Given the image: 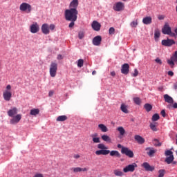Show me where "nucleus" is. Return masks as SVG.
<instances>
[{"mask_svg": "<svg viewBox=\"0 0 177 177\" xmlns=\"http://www.w3.org/2000/svg\"><path fill=\"white\" fill-rule=\"evenodd\" d=\"M138 168V165L136 162L127 165L123 168V172L128 174V172H134L135 169Z\"/></svg>", "mask_w": 177, "mask_h": 177, "instance_id": "7", "label": "nucleus"}, {"mask_svg": "<svg viewBox=\"0 0 177 177\" xmlns=\"http://www.w3.org/2000/svg\"><path fill=\"white\" fill-rule=\"evenodd\" d=\"M72 171H73L74 174H78V172H88L89 171V168L88 167H73Z\"/></svg>", "mask_w": 177, "mask_h": 177, "instance_id": "14", "label": "nucleus"}, {"mask_svg": "<svg viewBox=\"0 0 177 177\" xmlns=\"http://www.w3.org/2000/svg\"><path fill=\"white\" fill-rule=\"evenodd\" d=\"M124 2H125L127 0H122Z\"/></svg>", "mask_w": 177, "mask_h": 177, "instance_id": "62", "label": "nucleus"}, {"mask_svg": "<svg viewBox=\"0 0 177 177\" xmlns=\"http://www.w3.org/2000/svg\"><path fill=\"white\" fill-rule=\"evenodd\" d=\"M133 102L136 103V104H140L141 103L140 98L138 97L133 98Z\"/></svg>", "mask_w": 177, "mask_h": 177, "instance_id": "43", "label": "nucleus"}, {"mask_svg": "<svg viewBox=\"0 0 177 177\" xmlns=\"http://www.w3.org/2000/svg\"><path fill=\"white\" fill-rule=\"evenodd\" d=\"M172 107H173L174 109H177V103L175 102V103L173 104V106H172V105H168V106H167V109H172Z\"/></svg>", "mask_w": 177, "mask_h": 177, "instance_id": "45", "label": "nucleus"}, {"mask_svg": "<svg viewBox=\"0 0 177 177\" xmlns=\"http://www.w3.org/2000/svg\"><path fill=\"white\" fill-rule=\"evenodd\" d=\"M121 73L122 74H124L125 75H128L129 73V64H124L122 66Z\"/></svg>", "mask_w": 177, "mask_h": 177, "instance_id": "18", "label": "nucleus"}, {"mask_svg": "<svg viewBox=\"0 0 177 177\" xmlns=\"http://www.w3.org/2000/svg\"><path fill=\"white\" fill-rule=\"evenodd\" d=\"M153 145L156 147H160V146H161V142H160V141H158V140L155 139V140H153Z\"/></svg>", "mask_w": 177, "mask_h": 177, "instance_id": "41", "label": "nucleus"}, {"mask_svg": "<svg viewBox=\"0 0 177 177\" xmlns=\"http://www.w3.org/2000/svg\"><path fill=\"white\" fill-rule=\"evenodd\" d=\"M131 27H132V28H136V27H138V19L133 21L131 24H130Z\"/></svg>", "mask_w": 177, "mask_h": 177, "instance_id": "37", "label": "nucleus"}, {"mask_svg": "<svg viewBox=\"0 0 177 177\" xmlns=\"http://www.w3.org/2000/svg\"><path fill=\"white\" fill-rule=\"evenodd\" d=\"M113 174L115 176H124V172L120 170V169H115Z\"/></svg>", "mask_w": 177, "mask_h": 177, "instance_id": "31", "label": "nucleus"}, {"mask_svg": "<svg viewBox=\"0 0 177 177\" xmlns=\"http://www.w3.org/2000/svg\"><path fill=\"white\" fill-rule=\"evenodd\" d=\"M162 45L163 46H172V45H175V41L170 39H163L162 40Z\"/></svg>", "mask_w": 177, "mask_h": 177, "instance_id": "15", "label": "nucleus"}, {"mask_svg": "<svg viewBox=\"0 0 177 177\" xmlns=\"http://www.w3.org/2000/svg\"><path fill=\"white\" fill-rule=\"evenodd\" d=\"M139 75V71H138V69H134V73L132 74V77H138Z\"/></svg>", "mask_w": 177, "mask_h": 177, "instance_id": "47", "label": "nucleus"}, {"mask_svg": "<svg viewBox=\"0 0 177 177\" xmlns=\"http://www.w3.org/2000/svg\"><path fill=\"white\" fill-rule=\"evenodd\" d=\"M165 156H169V157H170L171 156H174V154H173V153H172V151H171V150H167V151H166L165 153Z\"/></svg>", "mask_w": 177, "mask_h": 177, "instance_id": "44", "label": "nucleus"}, {"mask_svg": "<svg viewBox=\"0 0 177 177\" xmlns=\"http://www.w3.org/2000/svg\"><path fill=\"white\" fill-rule=\"evenodd\" d=\"M85 37V33L83 31L79 32L78 38L79 39H82Z\"/></svg>", "mask_w": 177, "mask_h": 177, "instance_id": "42", "label": "nucleus"}, {"mask_svg": "<svg viewBox=\"0 0 177 177\" xmlns=\"http://www.w3.org/2000/svg\"><path fill=\"white\" fill-rule=\"evenodd\" d=\"M57 59L58 60H62V59H63V56L62 55H58Z\"/></svg>", "mask_w": 177, "mask_h": 177, "instance_id": "54", "label": "nucleus"}, {"mask_svg": "<svg viewBox=\"0 0 177 177\" xmlns=\"http://www.w3.org/2000/svg\"><path fill=\"white\" fill-rule=\"evenodd\" d=\"M93 45L95 46H100V44H102V36H96L93 39Z\"/></svg>", "mask_w": 177, "mask_h": 177, "instance_id": "17", "label": "nucleus"}, {"mask_svg": "<svg viewBox=\"0 0 177 177\" xmlns=\"http://www.w3.org/2000/svg\"><path fill=\"white\" fill-rule=\"evenodd\" d=\"M98 128L100 129L102 132H107L109 131V129H107V127L103 124H98Z\"/></svg>", "mask_w": 177, "mask_h": 177, "instance_id": "30", "label": "nucleus"}, {"mask_svg": "<svg viewBox=\"0 0 177 177\" xmlns=\"http://www.w3.org/2000/svg\"><path fill=\"white\" fill-rule=\"evenodd\" d=\"M32 177H45L42 173H36Z\"/></svg>", "mask_w": 177, "mask_h": 177, "instance_id": "46", "label": "nucleus"}, {"mask_svg": "<svg viewBox=\"0 0 177 177\" xmlns=\"http://www.w3.org/2000/svg\"><path fill=\"white\" fill-rule=\"evenodd\" d=\"M123 147H123L122 145H121V144H118V149H122V148H123Z\"/></svg>", "mask_w": 177, "mask_h": 177, "instance_id": "57", "label": "nucleus"}, {"mask_svg": "<svg viewBox=\"0 0 177 177\" xmlns=\"http://www.w3.org/2000/svg\"><path fill=\"white\" fill-rule=\"evenodd\" d=\"M152 19L151 17H145L142 19L143 24L149 25L151 24Z\"/></svg>", "mask_w": 177, "mask_h": 177, "instance_id": "25", "label": "nucleus"}, {"mask_svg": "<svg viewBox=\"0 0 177 177\" xmlns=\"http://www.w3.org/2000/svg\"><path fill=\"white\" fill-rule=\"evenodd\" d=\"M174 89H177V83L174 84Z\"/></svg>", "mask_w": 177, "mask_h": 177, "instance_id": "61", "label": "nucleus"}, {"mask_svg": "<svg viewBox=\"0 0 177 177\" xmlns=\"http://www.w3.org/2000/svg\"><path fill=\"white\" fill-rule=\"evenodd\" d=\"M174 34H175L174 37H176L177 38V27L174 28Z\"/></svg>", "mask_w": 177, "mask_h": 177, "instance_id": "56", "label": "nucleus"}, {"mask_svg": "<svg viewBox=\"0 0 177 177\" xmlns=\"http://www.w3.org/2000/svg\"><path fill=\"white\" fill-rule=\"evenodd\" d=\"M124 8L125 4L121 1L116 2L113 6V9L115 10V12H121L124 10Z\"/></svg>", "mask_w": 177, "mask_h": 177, "instance_id": "10", "label": "nucleus"}, {"mask_svg": "<svg viewBox=\"0 0 177 177\" xmlns=\"http://www.w3.org/2000/svg\"><path fill=\"white\" fill-rule=\"evenodd\" d=\"M163 97L166 103H169V104H172L174 103V98H172V97L169 96L168 94L164 95Z\"/></svg>", "mask_w": 177, "mask_h": 177, "instance_id": "22", "label": "nucleus"}, {"mask_svg": "<svg viewBox=\"0 0 177 177\" xmlns=\"http://www.w3.org/2000/svg\"><path fill=\"white\" fill-rule=\"evenodd\" d=\"M134 139L136 140L138 145H143V143H145V138L139 135H136L134 136Z\"/></svg>", "mask_w": 177, "mask_h": 177, "instance_id": "23", "label": "nucleus"}, {"mask_svg": "<svg viewBox=\"0 0 177 177\" xmlns=\"http://www.w3.org/2000/svg\"><path fill=\"white\" fill-rule=\"evenodd\" d=\"M39 114V109H32L30 111V115H33L34 117H37Z\"/></svg>", "mask_w": 177, "mask_h": 177, "instance_id": "28", "label": "nucleus"}, {"mask_svg": "<svg viewBox=\"0 0 177 177\" xmlns=\"http://www.w3.org/2000/svg\"><path fill=\"white\" fill-rule=\"evenodd\" d=\"M70 9H75L77 10V8H78V0H73L70 5Z\"/></svg>", "mask_w": 177, "mask_h": 177, "instance_id": "24", "label": "nucleus"}, {"mask_svg": "<svg viewBox=\"0 0 177 177\" xmlns=\"http://www.w3.org/2000/svg\"><path fill=\"white\" fill-rule=\"evenodd\" d=\"M97 147L99 150L95 151L96 156H107V154H110L111 157H118V158L121 157V153L118 151L107 150V146L104 144H98Z\"/></svg>", "mask_w": 177, "mask_h": 177, "instance_id": "1", "label": "nucleus"}, {"mask_svg": "<svg viewBox=\"0 0 177 177\" xmlns=\"http://www.w3.org/2000/svg\"><path fill=\"white\" fill-rule=\"evenodd\" d=\"M168 75H169L170 77H174V73L172 72V71H169L167 73Z\"/></svg>", "mask_w": 177, "mask_h": 177, "instance_id": "50", "label": "nucleus"}, {"mask_svg": "<svg viewBox=\"0 0 177 177\" xmlns=\"http://www.w3.org/2000/svg\"><path fill=\"white\" fill-rule=\"evenodd\" d=\"M91 138H92L93 143H99L100 145V137H99V134L97 133H95L91 135Z\"/></svg>", "mask_w": 177, "mask_h": 177, "instance_id": "19", "label": "nucleus"}, {"mask_svg": "<svg viewBox=\"0 0 177 177\" xmlns=\"http://www.w3.org/2000/svg\"><path fill=\"white\" fill-rule=\"evenodd\" d=\"M80 157H81V156H80V154H75V155L73 156V158H75L76 160L78 159V158H80Z\"/></svg>", "mask_w": 177, "mask_h": 177, "instance_id": "53", "label": "nucleus"}, {"mask_svg": "<svg viewBox=\"0 0 177 177\" xmlns=\"http://www.w3.org/2000/svg\"><path fill=\"white\" fill-rule=\"evenodd\" d=\"M53 93H54L53 91H50L48 92V96H49L50 97H52V96H53Z\"/></svg>", "mask_w": 177, "mask_h": 177, "instance_id": "51", "label": "nucleus"}, {"mask_svg": "<svg viewBox=\"0 0 177 177\" xmlns=\"http://www.w3.org/2000/svg\"><path fill=\"white\" fill-rule=\"evenodd\" d=\"M121 153L122 154H125V156L129 157V158H133V151L128 147H123L122 149H121Z\"/></svg>", "mask_w": 177, "mask_h": 177, "instance_id": "12", "label": "nucleus"}, {"mask_svg": "<svg viewBox=\"0 0 177 177\" xmlns=\"http://www.w3.org/2000/svg\"><path fill=\"white\" fill-rule=\"evenodd\" d=\"M145 150L147 151V154H148L149 157H153V156H154V153H156V152L157 151V150L151 147H147L145 149Z\"/></svg>", "mask_w": 177, "mask_h": 177, "instance_id": "20", "label": "nucleus"}, {"mask_svg": "<svg viewBox=\"0 0 177 177\" xmlns=\"http://www.w3.org/2000/svg\"><path fill=\"white\" fill-rule=\"evenodd\" d=\"M84 66V59H80L77 60V67H80V68H81V67Z\"/></svg>", "mask_w": 177, "mask_h": 177, "instance_id": "38", "label": "nucleus"}, {"mask_svg": "<svg viewBox=\"0 0 177 177\" xmlns=\"http://www.w3.org/2000/svg\"><path fill=\"white\" fill-rule=\"evenodd\" d=\"M21 114H17L15 116L11 117V119L10 120V124L11 125H16L20 122L21 120Z\"/></svg>", "mask_w": 177, "mask_h": 177, "instance_id": "11", "label": "nucleus"}, {"mask_svg": "<svg viewBox=\"0 0 177 177\" xmlns=\"http://www.w3.org/2000/svg\"><path fill=\"white\" fill-rule=\"evenodd\" d=\"M19 10H21V12H25L26 13H31L32 8L28 3H22L19 6Z\"/></svg>", "mask_w": 177, "mask_h": 177, "instance_id": "5", "label": "nucleus"}, {"mask_svg": "<svg viewBox=\"0 0 177 177\" xmlns=\"http://www.w3.org/2000/svg\"><path fill=\"white\" fill-rule=\"evenodd\" d=\"M158 120H160V115H158V113H155L152 116V121H158Z\"/></svg>", "mask_w": 177, "mask_h": 177, "instance_id": "39", "label": "nucleus"}, {"mask_svg": "<svg viewBox=\"0 0 177 177\" xmlns=\"http://www.w3.org/2000/svg\"><path fill=\"white\" fill-rule=\"evenodd\" d=\"M141 167L145 168V171H154V167L151 166L148 162H144L142 164Z\"/></svg>", "mask_w": 177, "mask_h": 177, "instance_id": "21", "label": "nucleus"}, {"mask_svg": "<svg viewBox=\"0 0 177 177\" xmlns=\"http://www.w3.org/2000/svg\"><path fill=\"white\" fill-rule=\"evenodd\" d=\"M67 120V116L66 115H60L58 116L57 118V122H63V121H66Z\"/></svg>", "mask_w": 177, "mask_h": 177, "instance_id": "35", "label": "nucleus"}, {"mask_svg": "<svg viewBox=\"0 0 177 177\" xmlns=\"http://www.w3.org/2000/svg\"><path fill=\"white\" fill-rule=\"evenodd\" d=\"M101 139L104 140V142H106L107 143H111V138L107 136L106 134H104L101 136Z\"/></svg>", "mask_w": 177, "mask_h": 177, "instance_id": "27", "label": "nucleus"}, {"mask_svg": "<svg viewBox=\"0 0 177 177\" xmlns=\"http://www.w3.org/2000/svg\"><path fill=\"white\" fill-rule=\"evenodd\" d=\"M162 34L170 35V37H175V33L172 32L171 27L168 24H166L162 29Z\"/></svg>", "mask_w": 177, "mask_h": 177, "instance_id": "9", "label": "nucleus"}, {"mask_svg": "<svg viewBox=\"0 0 177 177\" xmlns=\"http://www.w3.org/2000/svg\"><path fill=\"white\" fill-rule=\"evenodd\" d=\"M144 108L145 109L146 111L149 113V111H151L153 106L150 104H145Z\"/></svg>", "mask_w": 177, "mask_h": 177, "instance_id": "34", "label": "nucleus"}, {"mask_svg": "<svg viewBox=\"0 0 177 177\" xmlns=\"http://www.w3.org/2000/svg\"><path fill=\"white\" fill-rule=\"evenodd\" d=\"M117 131H119L120 136H124L125 135V129L122 127H119L117 128Z\"/></svg>", "mask_w": 177, "mask_h": 177, "instance_id": "33", "label": "nucleus"}, {"mask_svg": "<svg viewBox=\"0 0 177 177\" xmlns=\"http://www.w3.org/2000/svg\"><path fill=\"white\" fill-rule=\"evenodd\" d=\"M91 27L94 31H100V28L102 27V25L100 23L97 22V21H93L91 24Z\"/></svg>", "mask_w": 177, "mask_h": 177, "instance_id": "16", "label": "nucleus"}, {"mask_svg": "<svg viewBox=\"0 0 177 177\" xmlns=\"http://www.w3.org/2000/svg\"><path fill=\"white\" fill-rule=\"evenodd\" d=\"M3 97L6 102H9L12 99V86L8 84L3 92Z\"/></svg>", "mask_w": 177, "mask_h": 177, "instance_id": "3", "label": "nucleus"}, {"mask_svg": "<svg viewBox=\"0 0 177 177\" xmlns=\"http://www.w3.org/2000/svg\"><path fill=\"white\" fill-rule=\"evenodd\" d=\"M120 110L122 111V113H124L125 114H128V106L125 105V104H122L120 106Z\"/></svg>", "mask_w": 177, "mask_h": 177, "instance_id": "29", "label": "nucleus"}, {"mask_svg": "<svg viewBox=\"0 0 177 177\" xmlns=\"http://www.w3.org/2000/svg\"><path fill=\"white\" fill-rule=\"evenodd\" d=\"M155 62L156 63H158V64H162V61H161V59L158 57L155 59Z\"/></svg>", "mask_w": 177, "mask_h": 177, "instance_id": "48", "label": "nucleus"}, {"mask_svg": "<svg viewBox=\"0 0 177 177\" xmlns=\"http://www.w3.org/2000/svg\"><path fill=\"white\" fill-rule=\"evenodd\" d=\"M160 35H161V33L160 32V30L156 29L155 33H154L155 41H158V39L160 38Z\"/></svg>", "mask_w": 177, "mask_h": 177, "instance_id": "32", "label": "nucleus"}, {"mask_svg": "<svg viewBox=\"0 0 177 177\" xmlns=\"http://www.w3.org/2000/svg\"><path fill=\"white\" fill-rule=\"evenodd\" d=\"M17 113H19V110L16 107H12L10 110L8 111L7 114L8 117H15L17 115Z\"/></svg>", "mask_w": 177, "mask_h": 177, "instance_id": "13", "label": "nucleus"}, {"mask_svg": "<svg viewBox=\"0 0 177 177\" xmlns=\"http://www.w3.org/2000/svg\"><path fill=\"white\" fill-rule=\"evenodd\" d=\"M158 127V123L157 122H152L150 123L149 127L151 128V131H153V132H157L158 129L157 127Z\"/></svg>", "mask_w": 177, "mask_h": 177, "instance_id": "26", "label": "nucleus"}, {"mask_svg": "<svg viewBox=\"0 0 177 177\" xmlns=\"http://www.w3.org/2000/svg\"><path fill=\"white\" fill-rule=\"evenodd\" d=\"M92 75H96V71H93L92 72Z\"/></svg>", "mask_w": 177, "mask_h": 177, "instance_id": "60", "label": "nucleus"}, {"mask_svg": "<svg viewBox=\"0 0 177 177\" xmlns=\"http://www.w3.org/2000/svg\"><path fill=\"white\" fill-rule=\"evenodd\" d=\"M165 161L167 164H171V162H172V161H174V156H170L166 158Z\"/></svg>", "mask_w": 177, "mask_h": 177, "instance_id": "36", "label": "nucleus"}, {"mask_svg": "<svg viewBox=\"0 0 177 177\" xmlns=\"http://www.w3.org/2000/svg\"><path fill=\"white\" fill-rule=\"evenodd\" d=\"M111 75L112 77H115V71L111 72Z\"/></svg>", "mask_w": 177, "mask_h": 177, "instance_id": "58", "label": "nucleus"}, {"mask_svg": "<svg viewBox=\"0 0 177 177\" xmlns=\"http://www.w3.org/2000/svg\"><path fill=\"white\" fill-rule=\"evenodd\" d=\"M115 31V29H114L113 27H111V28H109V34L110 35L114 34Z\"/></svg>", "mask_w": 177, "mask_h": 177, "instance_id": "49", "label": "nucleus"}, {"mask_svg": "<svg viewBox=\"0 0 177 177\" xmlns=\"http://www.w3.org/2000/svg\"><path fill=\"white\" fill-rule=\"evenodd\" d=\"M159 20H162L164 19V17L163 16H160L158 17Z\"/></svg>", "mask_w": 177, "mask_h": 177, "instance_id": "59", "label": "nucleus"}, {"mask_svg": "<svg viewBox=\"0 0 177 177\" xmlns=\"http://www.w3.org/2000/svg\"><path fill=\"white\" fill-rule=\"evenodd\" d=\"M74 21H71L70 24H69V28H72V27H74Z\"/></svg>", "mask_w": 177, "mask_h": 177, "instance_id": "52", "label": "nucleus"}, {"mask_svg": "<svg viewBox=\"0 0 177 177\" xmlns=\"http://www.w3.org/2000/svg\"><path fill=\"white\" fill-rule=\"evenodd\" d=\"M57 74V64L56 62H51L50 65V75L52 78H55Z\"/></svg>", "mask_w": 177, "mask_h": 177, "instance_id": "6", "label": "nucleus"}, {"mask_svg": "<svg viewBox=\"0 0 177 177\" xmlns=\"http://www.w3.org/2000/svg\"><path fill=\"white\" fill-rule=\"evenodd\" d=\"M78 10L76 9H67L65 10V19L68 21H77Z\"/></svg>", "mask_w": 177, "mask_h": 177, "instance_id": "2", "label": "nucleus"}, {"mask_svg": "<svg viewBox=\"0 0 177 177\" xmlns=\"http://www.w3.org/2000/svg\"><path fill=\"white\" fill-rule=\"evenodd\" d=\"M158 177H164V175H165V169H160L158 171Z\"/></svg>", "mask_w": 177, "mask_h": 177, "instance_id": "40", "label": "nucleus"}, {"mask_svg": "<svg viewBox=\"0 0 177 177\" xmlns=\"http://www.w3.org/2000/svg\"><path fill=\"white\" fill-rule=\"evenodd\" d=\"M55 28L56 26H55V24H50L49 26L48 24H44L41 26V32H43L44 35H48V34L50 32V30L51 31H53Z\"/></svg>", "mask_w": 177, "mask_h": 177, "instance_id": "4", "label": "nucleus"}, {"mask_svg": "<svg viewBox=\"0 0 177 177\" xmlns=\"http://www.w3.org/2000/svg\"><path fill=\"white\" fill-rule=\"evenodd\" d=\"M160 114H161L163 117H165V111H164V110L161 111Z\"/></svg>", "mask_w": 177, "mask_h": 177, "instance_id": "55", "label": "nucleus"}, {"mask_svg": "<svg viewBox=\"0 0 177 177\" xmlns=\"http://www.w3.org/2000/svg\"><path fill=\"white\" fill-rule=\"evenodd\" d=\"M29 31L31 34H37L39 32V24L37 22H33L29 26Z\"/></svg>", "mask_w": 177, "mask_h": 177, "instance_id": "8", "label": "nucleus"}]
</instances>
